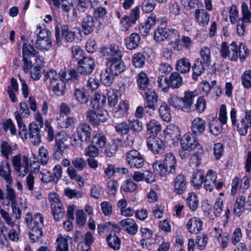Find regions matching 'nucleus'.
Instances as JSON below:
<instances>
[{
    "mask_svg": "<svg viewBox=\"0 0 251 251\" xmlns=\"http://www.w3.org/2000/svg\"><path fill=\"white\" fill-rule=\"evenodd\" d=\"M250 50L245 44L240 43L239 46L236 42H232L229 45L223 42L220 50V53L224 59L228 58L232 61H236L239 57L243 62L250 54Z\"/></svg>",
    "mask_w": 251,
    "mask_h": 251,
    "instance_id": "nucleus-1",
    "label": "nucleus"
},
{
    "mask_svg": "<svg viewBox=\"0 0 251 251\" xmlns=\"http://www.w3.org/2000/svg\"><path fill=\"white\" fill-rule=\"evenodd\" d=\"M177 159L172 152H168L164 155L162 161L156 160L152 164L153 171L160 176H165L167 173H176Z\"/></svg>",
    "mask_w": 251,
    "mask_h": 251,
    "instance_id": "nucleus-2",
    "label": "nucleus"
},
{
    "mask_svg": "<svg viewBox=\"0 0 251 251\" xmlns=\"http://www.w3.org/2000/svg\"><path fill=\"white\" fill-rule=\"evenodd\" d=\"M196 96L197 94L195 92L185 91L183 98L172 95L168 99V101L173 107L188 112L190 110L194 99Z\"/></svg>",
    "mask_w": 251,
    "mask_h": 251,
    "instance_id": "nucleus-3",
    "label": "nucleus"
},
{
    "mask_svg": "<svg viewBox=\"0 0 251 251\" xmlns=\"http://www.w3.org/2000/svg\"><path fill=\"white\" fill-rule=\"evenodd\" d=\"M60 29L62 37L67 42H72L75 38V32L70 30L69 26L67 24L61 25L60 27L59 25L55 27V43L57 47H60L62 45L60 35Z\"/></svg>",
    "mask_w": 251,
    "mask_h": 251,
    "instance_id": "nucleus-4",
    "label": "nucleus"
},
{
    "mask_svg": "<svg viewBox=\"0 0 251 251\" xmlns=\"http://www.w3.org/2000/svg\"><path fill=\"white\" fill-rule=\"evenodd\" d=\"M44 218L43 216L39 213L35 214V219L31 226L29 232V238L32 243L38 242L42 237L43 232L42 228L43 226Z\"/></svg>",
    "mask_w": 251,
    "mask_h": 251,
    "instance_id": "nucleus-5",
    "label": "nucleus"
},
{
    "mask_svg": "<svg viewBox=\"0 0 251 251\" xmlns=\"http://www.w3.org/2000/svg\"><path fill=\"white\" fill-rule=\"evenodd\" d=\"M49 200L50 202L52 213L56 221L62 219L65 214V210L61 201L56 193H50Z\"/></svg>",
    "mask_w": 251,
    "mask_h": 251,
    "instance_id": "nucleus-6",
    "label": "nucleus"
},
{
    "mask_svg": "<svg viewBox=\"0 0 251 251\" xmlns=\"http://www.w3.org/2000/svg\"><path fill=\"white\" fill-rule=\"evenodd\" d=\"M126 162L131 168H141L144 165L143 155L136 150H130L126 153Z\"/></svg>",
    "mask_w": 251,
    "mask_h": 251,
    "instance_id": "nucleus-7",
    "label": "nucleus"
},
{
    "mask_svg": "<svg viewBox=\"0 0 251 251\" xmlns=\"http://www.w3.org/2000/svg\"><path fill=\"white\" fill-rule=\"evenodd\" d=\"M196 136L190 132L186 133L180 139L181 147L191 150L202 149L201 145L197 140Z\"/></svg>",
    "mask_w": 251,
    "mask_h": 251,
    "instance_id": "nucleus-8",
    "label": "nucleus"
},
{
    "mask_svg": "<svg viewBox=\"0 0 251 251\" xmlns=\"http://www.w3.org/2000/svg\"><path fill=\"white\" fill-rule=\"evenodd\" d=\"M83 59L78 61L77 71L82 75H89L95 68V61L91 57H86Z\"/></svg>",
    "mask_w": 251,
    "mask_h": 251,
    "instance_id": "nucleus-9",
    "label": "nucleus"
},
{
    "mask_svg": "<svg viewBox=\"0 0 251 251\" xmlns=\"http://www.w3.org/2000/svg\"><path fill=\"white\" fill-rule=\"evenodd\" d=\"M100 53L106 59V63L122 57V52L118 47L113 45L109 47H102L100 49Z\"/></svg>",
    "mask_w": 251,
    "mask_h": 251,
    "instance_id": "nucleus-10",
    "label": "nucleus"
},
{
    "mask_svg": "<svg viewBox=\"0 0 251 251\" xmlns=\"http://www.w3.org/2000/svg\"><path fill=\"white\" fill-rule=\"evenodd\" d=\"M144 97L146 100L145 109L149 108L146 112L151 115L156 109L155 104L157 101V95L152 89L144 92Z\"/></svg>",
    "mask_w": 251,
    "mask_h": 251,
    "instance_id": "nucleus-11",
    "label": "nucleus"
},
{
    "mask_svg": "<svg viewBox=\"0 0 251 251\" xmlns=\"http://www.w3.org/2000/svg\"><path fill=\"white\" fill-rule=\"evenodd\" d=\"M236 128L238 133L241 135H245L248 133V130L251 127V111L246 110L245 116L237 122L234 126Z\"/></svg>",
    "mask_w": 251,
    "mask_h": 251,
    "instance_id": "nucleus-12",
    "label": "nucleus"
},
{
    "mask_svg": "<svg viewBox=\"0 0 251 251\" xmlns=\"http://www.w3.org/2000/svg\"><path fill=\"white\" fill-rule=\"evenodd\" d=\"M148 148L155 154H161L164 152L165 146L162 141L155 136H150L147 138Z\"/></svg>",
    "mask_w": 251,
    "mask_h": 251,
    "instance_id": "nucleus-13",
    "label": "nucleus"
},
{
    "mask_svg": "<svg viewBox=\"0 0 251 251\" xmlns=\"http://www.w3.org/2000/svg\"><path fill=\"white\" fill-rule=\"evenodd\" d=\"M67 138L68 137L66 135L63 136L60 139H56L55 144L52 151L53 156L56 159H61L64 151L68 149V146L66 143Z\"/></svg>",
    "mask_w": 251,
    "mask_h": 251,
    "instance_id": "nucleus-14",
    "label": "nucleus"
},
{
    "mask_svg": "<svg viewBox=\"0 0 251 251\" xmlns=\"http://www.w3.org/2000/svg\"><path fill=\"white\" fill-rule=\"evenodd\" d=\"M76 132L80 142H89L91 135V129L89 125L80 123L76 128Z\"/></svg>",
    "mask_w": 251,
    "mask_h": 251,
    "instance_id": "nucleus-15",
    "label": "nucleus"
},
{
    "mask_svg": "<svg viewBox=\"0 0 251 251\" xmlns=\"http://www.w3.org/2000/svg\"><path fill=\"white\" fill-rule=\"evenodd\" d=\"M159 21L160 20L156 18L155 14L153 13H151L148 17L145 23L140 24L139 25V29L140 33L143 36H146L149 33L150 29L155 25L157 22Z\"/></svg>",
    "mask_w": 251,
    "mask_h": 251,
    "instance_id": "nucleus-16",
    "label": "nucleus"
},
{
    "mask_svg": "<svg viewBox=\"0 0 251 251\" xmlns=\"http://www.w3.org/2000/svg\"><path fill=\"white\" fill-rule=\"evenodd\" d=\"M120 225L122 228L130 235H135L138 231V226L133 219L122 220L120 222Z\"/></svg>",
    "mask_w": 251,
    "mask_h": 251,
    "instance_id": "nucleus-17",
    "label": "nucleus"
},
{
    "mask_svg": "<svg viewBox=\"0 0 251 251\" xmlns=\"http://www.w3.org/2000/svg\"><path fill=\"white\" fill-rule=\"evenodd\" d=\"M166 139L171 140L172 144L177 142L180 139V132L178 127L173 124L168 125L164 130Z\"/></svg>",
    "mask_w": 251,
    "mask_h": 251,
    "instance_id": "nucleus-18",
    "label": "nucleus"
},
{
    "mask_svg": "<svg viewBox=\"0 0 251 251\" xmlns=\"http://www.w3.org/2000/svg\"><path fill=\"white\" fill-rule=\"evenodd\" d=\"M203 222L201 220L196 217L190 218L186 224L188 231L191 234H198L202 229Z\"/></svg>",
    "mask_w": 251,
    "mask_h": 251,
    "instance_id": "nucleus-19",
    "label": "nucleus"
},
{
    "mask_svg": "<svg viewBox=\"0 0 251 251\" xmlns=\"http://www.w3.org/2000/svg\"><path fill=\"white\" fill-rule=\"evenodd\" d=\"M29 138L34 145H38L41 141L40 130L38 125L32 123L28 126Z\"/></svg>",
    "mask_w": 251,
    "mask_h": 251,
    "instance_id": "nucleus-20",
    "label": "nucleus"
},
{
    "mask_svg": "<svg viewBox=\"0 0 251 251\" xmlns=\"http://www.w3.org/2000/svg\"><path fill=\"white\" fill-rule=\"evenodd\" d=\"M136 81L140 90L144 92L151 89V84L147 74L141 71L136 76Z\"/></svg>",
    "mask_w": 251,
    "mask_h": 251,
    "instance_id": "nucleus-21",
    "label": "nucleus"
},
{
    "mask_svg": "<svg viewBox=\"0 0 251 251\" xmlns=\"http://www.w3.org/2000/svg\"><path fill=\"white\" fill-rule=\"evenodd\" d=\"M194 17L196 22L200 26L203 27L208 25L210 20V15L204 9H196Z\"/></svg>",
    "mask_w": 251,
    "mask_h": 251,
    "instance_id": "nucleus-22",
    "label": "nucleus"
},
{
    "mask_svg": "<svg viewBox=\"0 0 251 251\" xmlns=\"http://www.w3.org/2000/svg\"><path fill=\"white\" fill-rule=\"evenodd\" d=\"M48 87L57 97H62L66 93V83L62 79L59 78L56 81H54L51 85H48Z\"/></svg>",
    "mask_w": 251,
    "mask_h": 251,
    "instance_id": "nucleus-23",
    "label": "nucleus"
},
{
    "mask_svg": "<svg viewBox=\"0 0 251 251\" xmlns=\"http://www.w3.org/2000/svg\"><path fill=\"white\" fill-rule=\"evenodd\" d=\"M191 128L195 136H200L205 130L206 122L203 119L197 117L192 122Z\"/></svg>",
    "mask_w": 251,
    "mask_h": 251,
    "instance_id": "nucleus-24",
    "label": "nucleus"
},
{
    "mask_svg": "<svg viewBox=\"0 0 251 251\" xmlns=\"http://www.w3.org/2000/svg\"><path fill=\"white\" fill-rule=\"evenodd\" d=\"M96 20L91 15H87L81 22V28L85 35H88L93 32L95 28Z\"/></svg>",
    "mask_w": 251,
    "mask_h": 251,
    "instance_id": "nucleus-25",
    "label": "nucleus"
},
{
    "mask_svg": "<svg viewBox=\"0 0 251 251\" xmlns=\"http://www.w3.org/2000/svg\"><path fill=\"white\" fill-rule=\"evenodd\" d=\"M122 57H120V58L106 63L107 65L109 66L107 69L116 76L120 74L125 69V63L123 61Z\"/></svg>",
    "mask_w": 251,
    "mask_h": 251,
    "instance_id": "nucleus-26",
    "label": "nucleus"
},
{
    "mask_svg": "<svg viewBox=\"0 0 251 251\" xmlns=\"http://www.w3.org/2000/svg\"><path fill=\"white\" fill-rule=\"evenodd\" d=\"M73 96L75 99L81 104H87L89 100V94L88 91L84 88H75Z\"/></svg>",
    "mask_w": 251,
    "mask_h": 251,
    "instance_id": "nucleus-27",
    "label": "nucleus"
},
{
    "mask_svg": "<svg viewBox=\"0 0 251 251\" xmlns=\"http://www.w3.org/2000/svg\"><path fill=\"white\" fill-rule=\"evenodd\" d=\"M187 181L185 176L181 174H178L174 178V187L175 191L178 194L184 193L187 187Z\"/></svg>",
    "mask_w": 251,
    "mask_h": 251,
    "instance_id": "nucleus-28",
    "label": "nucleus"
},
{
    "mask_svg": "<svg viewBox=\"0 0 251 251\" xmlns=\"http://www.w3.org/2000/svg\"><path fill=\"white\" fill-rule=\"evenodd\" d=\"M0 176L4 179L7 184H12L13 178L11 175L10 164L7 161H2L0 163Z\"/></svg>",
    "mask_w": 251,
    "mask_h": 251,
    "instance_id": "nucleus-29",
    "label": "nucleus"
},
{
    "mask_svg": "<svg viewBox=\"0 0 251 251\" xmlns=\"http://www.w3.org/2000/svg\"><path fill=\"white\" fill-rule=\"evenodd\" d=\"M217 174L212 170H210L207 173L204 179L203 187L206 191L211 192L217 179Z\"/></svg>",
    "mask_w": 251,
    "mask_h": 251,
    "instance_id": "nucleus-30",
    "label": "nucleus"
},
{
    "mask_svg": "<svg viewBox=\"0 0 251 251\" xmlns=\"http://www.w3.org/2000/svg\"><path fill=\"white\" fill-rule=\"evenodd\" d=\"M175 68L178 73L186 74L190 72L191 63L188 58L182 57L176 61Z\"/></svg>",
    "mask_w": 251,
    "mask_h": 251,
    "instance_id": "nucleus-31",
    "label": "nucleus"
},
{
    "mask_svg": "<svg viewBox=\"0 0 251 251\" xmlns=\"http://www.w3.org/2000/svg\"><path fill=\"white\" fill-rule=\"evenodd\" d=\"M206 65L200 60V58L196 59L191 66L192 69V78L194 80H197L198 77L201 75L205 71Z\"/></svg>",
    "mask_w": 251,
    "mask_h": 251,
    "instance_id": "nucleus-32",
    "label": "nucleus"
},
{
    "mask_svg": "<svg viewBox=\"0 0 251 251\" xmlns=\"http://www.w3.org/2000/svg\"><path fill=\"white\" fill-rule=\"evenodd\" d=\"M167 78L170 87L173 89H178L183 84L182 77L178 72H173Z\"/></svg>",
    "mask_w": 251,
    "mask_h": 251,
    "instance_id": "nucleus-33",
    "label": "nucleus"
},
{
    "mask_svg": "<svg viewBox=\"0 0 251 251\" xmlns=\"http://www.w3.org/2000/svg\"><path fill=\"white\" fill-rule=\"evenodd\" d=\"M141 38L136 33L131 34L126 40V46L128 50H131L136 49L139 45Z\"/></svg>",
    "mask_w": 251,
    "mask_h": 251,
    "instance_id": "nucleus-34",
    "label": "nucleus"
},
{
    "mask_svg": "<svg viewBox=\"0 0 251 251\" xmlns=\"http://www.w3.org/2000/svg\"><path fill=\"white\" fill-rule=\"evenodd\" d=\"M106 101L105 95L100 93L95 94L91 101L92 107L94 109H99L102 108Z\"/></svg>",
    "mask_w": 251,
    "mask_h": 251,
    "instance_id": "nucleus-35",
    "label": "nucleus"
},
{
    "mask_svg": "<svg viewBox=\"0 0 251 251\" xmlns=\"http://www.w3.org/2000/svg\"><path fill=\"white\" fill-rule=\"evenodd\" d=\"M246 209L245 207V198L243 196H240L237 198L234 204L233 211L237 216H240Z\"/></svg>",
    "mask_w": 251,
    "mask_h": 251,
    "instance_id": "nucleus-36",
    "label": "nucleus"
},
{
    "mask_svg": "<svg viewBox=\"0 0 251 251\" xmlns=\"http://www.w3.org/2000/svg\"><path fill=\"white\" fill-rule=\"evenodd\" d=\"M14 115L19 129V133L20 136L23 139H27V129L26 128L25 125L23 122L21 116L19 113L18 111H16L14 113Z\"/></svg>",
    "mask_w": 251,
    "mask_h": 251,
    "instance_id": "nucleus-37",
    "label": "nucleus"
},
{
    "mask_svg": "<svg viewBox=\"0 0 251 251\" xmlns=\"http://www.w3.org/2000/svg\"><path fill=\"white\" fill-rule=\"evenodd\" d=\"M170 30V29L167 28L165 26H158L154 33V40L158 42L166 40Z\"/></svg>",
    "mask_w": 251,
    "mask_h": 251,
    "instance_id": "nucleus-38",
    "label": "nucleus"
},
{
    "mask_svg": "<svg viewBox=\"0 0 251 251\" xmlns=\"http://www.w3.org/2000/svg\"><path fill=\"white\" fill-rule=\"evenodd\" d=\"M204 172L199 170L194 173L192 177V182L196 189H199L204 182Z\"/></svg>",
    "mask_w": 251,
    "mask_h": 251,
    "instance_id": "nucleus-39",
    "label": "nucleus"
},
{
    "mask_svg": "<svg viewBox=\"0 0 251 251\" xmlns=\"http://www.w3.org/2000/svg\"><path fill=\"white\" fill-rule=\"evenodd\" d=\"M147 130L152 136H156L161 130V126L159 122L155 120H152L146 124Z\"/></svg>",
    "mask_w": 251,
    "mask_h": 251,
    "instance_id": "nucleus-40",
    "label": "nucleus"
},
{
    "mask_svg": "<svg viewBox=\"0 0 251 251\" xmlns=\"http://www.w3.org/2000/svg\"><path fill=\"white\" fill-rule=\"evenodd\" d=\"M18 90L19 87L17 80L14 77L11 78L10 85L7 87V93L11 100L13 102L17 100L15 93L18 92Z\"/></svg>",
    "mask_w": 251,
    "mask_h": 251,
    "instance_id": "nucleus-41",
    "label": "nucleus"
},
{
    "mask_svg": "<svg viewBox=\"0 0 251 251\" xmlns=\"http://www.w3.org/2000/svg\"><path fill=\"white\" fill-rule=\"evenodd\" d=\"M71 239L67 236H63L59 235L56 241V251H69L68 241Z\"/></svg>",
    "mask_w": 251,
    "mask_h": 251,
    "instance_id": "nucleus-42",
    "label": "nucleus"
},
{
    "mask_svg": "<svg viewBox=\"0 0 251 251\" xmlns=\"http://www.w3.org/2000/svg\"><path fill=\"white\" fill-rule=\"evenodd\" d=\"M200 60L208 66L211 62V51L209 48L206 46L203 47L200 51Z\"/></svg>",
    "mask_w": 251,
    "mask_h": 251,
    "instance_id": "nucleus-43",
    "label": "nucleus"
},
{
    "mask_svg": "<svg viewBox=\"0 0 251 251\" xmlns=\"http://www.w3.org/2000/svg\"><path fill=\"white\" fill-rule=\"evenodd\" d=\"M159 115L161 118L165 122H169L171 121V115L170 110L166 102H163L159 109Z\"/></svg>",
    "mask_w": 251,
    "mask_h": 251,
    "instance_id": "nucleus-44",
    "label": "nucleus"
},
{
    "mask_svg": "<svg viewBox=\"0 0 251 251\" xmlns=\"http://www.w3.org/2000/svg\"><path fill=\"white\" fill-rule=\"evenodd\" d=\"M217 119H213L209 124L210 132L215 136L219 135L222 131V125Z\"/></svg>",
    "mask_w": 251,
    "mask_h": 251,
    "instance_id": "nucleus-45",
    "label": "nucleus"
},
{
    "mask_svg": "<svg viewBox=\"0 0 251 251\" xmlns=\"http://www.w3.org/2000/svg\"><path fill=\"white\" fill-rule=\"evenodd\" d=\"M120 141L119 140H114L112 142L109 144L105 150V154L108 157H111L116 154L118 151Z\"/></svg>",
    "mask_w": 251,
    "mask_h": 251,
    "instance_id": "nucleus-46",
    "label": "nucleus"
},
{
    "mask_svg": "<svg viewBox=\"0 0 251 251\" xmlns=\"http://www.w3.org/2000/svg\"><path fill=\"white\" fill-rule=\"evenodd\" d=\"M128 127L129 130L132 131L131 134L136 135L143 130V124L137 119L130 120L128 121Z\"/></svg>",
    "mask_w": 251,
    "mask_h": 251,
    "instance_id": "nucleus-47",
    "label": "nucleus"
},
{
    "mask_svg": "<svg viewBox=\"0 0 251 251\" xmlns=\"http://www.w3.org/2000/svg\"><path fill=\"white\" fill-rule=\"evenodd\" d=\"M203 154V150H197L190 157L189 165L192 168H195L201 164V160Z\"/></svg>",
    "mask_w": 251,
    "mask_h": 251,
    "instance_id": "nucleus-48",
    "label": "nucleus"
},
{
    "mask_svg": "<svg viewBox=\"0 0 251 251\" xmlns=\"http://www.w3.org/2000/svg\"><path fill=\"white\" fill-rule=\"evenodd\" d=\"M242 17L240 19L244 23H251V12L246 2H243L241 5Z\"/></svg>",
    "mask_w": 251,
    "mask_h": 251,
    "instance_id": "nucleus-49",
    "label": "nucleus"
},
{
    "mask_svg": "<svg viewBox=\"0 0 251 251\" xmlns=\"http://www.w3.org/2000/svg\"><path fill=\"white\" fill-rule=\"evenodd\" d=\"M51 46V39H37L35 43L36 48L41 51L49 50Z\"/></svg>",
    "mask_w": 251,
    "mask_h": 251,
    "instance_id": "nucleus-50",
    "label": "nucleus"
},
{
    "mask_svg": "<svg viewBox=\"0 0 251 251\" xmlns=\"http://www.w3.org/2000/svg\"><path fill=\"white\" fill-rule=\"evenodd\" d=\"M108 246L114 250H119L121 246V240L116 234H109L107 237Z\"/></svg>",
    "mask_w": 251,
    "mask_h": 251,
    "instance_id": "nucleus-51",
    "label": "nucleus"
},
{
    "mask_svg": "<svg viewBox=\"0 0 251 251\" xmlns=\"http://www.w3.org/2000/svg\"><path fill=\"white\" fill-rule=\"evenodd\" d=\"M116 76L108 69H106L105 72L101 75V81L104 85L109 86L113 83L114 78Z\"/></svg>",
    "mask_w": 251,
    "mask_h": 251,
    "instance_id": "nucleus-52",
    "label": "nucleus"
},
{
    "mask_svg": "<svg viewBox=\"0 0 251 251\" xmlns=\"http://www.w3.org/2000/svg\"><path fill=\"white\" fill-rule=\"evenodd\" d=\"M93 145H95L99 149L103 148L106 143V137L101 134H96L91 142Z\"/></svg>",
    "mask_w": 251,
    "mask_h": 251,
    "instance_id": "nucleus-53",
    "label": "nucleus"
},
{
    "mask_svg": "<svg viewBox=\"0 0 251 251\" xmlns=\"http://www.w3.org/2000/svg\"><path fill=\"white\" fill-rule=\"evenodd\" d=\"M187 202L192 211H195L199 205V199L197 196L194 193H190L187 199Z\"/></svg>",
    "mask_w": 251,
    "mask_h": 251,
    "instance_id": "nucleus-54",
    "label": "nucleus"
},
{
    "mask_svg": "<svg viewBox=\"0 0 251 251\" xmlns=\"http://www.w3.org/2000/svg\"><path fill=\"white\" fill-rule=\"evenodd\" d=\"M145 56L142 53H135L132 57V64L136 68H141L145 64Z\"/></svg>",
    "mask_w": 251,
    "mask_h": 251,
    "instance_id": "nucleus-55",
    "label": "nucleus"
},
{
    "mask_svg": "<svg viewBox=\"0 0 251 251\" xmlns=\"http://www.w3.org/2000/svg\"><path fill=\"white\" fill-rule=\"evenodd\" d=\"M94 242V237L92 233L90 231H87L84 236V241L80 243V245H78V247H84L85 251H88L90 250V246Z\"/></svg>",
    "mask_w": 251,
    "mask_h": 251,
    "instance_id": "nucleus-56",
    "label": "nucleus"
},
{
    "mask_svg": "<svg viewBox=\"0 0 251 251\" xmlns=\"http://www.w3.org/2000/svg\"><path fill=\"white\" fill-rule=\"evenodd\" d=\"M37 51L34 49L32 46L24 43L22 47L23 57H29L34 56Z\"/></svg>",
    "mask_w": 251,
    "mask_h": 251,
    "instance_id": "nucleus-57",
    "label": "nucleus"
},
{
    "mask_svg": "<svg viewBox=\"0 0 251 251\" xmlns=\"http://www.w3.org/2000/svg\"><path fill=\"white\" fill-rule=\"evenodd\" d=\"M38 156L41 164L46 165L47 164L50 159L48 150L44 146L40 148L38 152Z\"/></svg>",
    "mask_w": 251,
    "mask_h": 251,
    "instance_id": "nucleus-58",
    "label": "nucleus"
},
{
    "mask_svg": "<svg viewBox=\"0 0 251 251\" xmlns=\"http://www.w3.org/2000/svg\"><path fill=\"white\" fill-rule=\"evenodd\" d=\"M138 187L137 184L129 179L126 180L121 186V189L126 192H132Z\"/></svg>",
    "mask_w": 251,
    "mask_h": 251,
    "instance_id": "nucleus-59",
    "label": "nucleus"
},
{
    "mask_svg": "<svg viewBox=\"0 0 251 251\" xmlns=\"http://www.w3.org/2000/svg\"><path fill=\"white\" fill-rule=\"evenodd\" d=\"M59 78V77L57 72L53 70H50L44 73V80L45 81L49 80V85H51L54 81H56Z\"/></svg>",
    "mask_w": 251,
    "mask_h": 251,
    "instance_id": "nucleus-60",
    "label": "nucleus"
},
{
    "mask_svg": "<svg viewBox=\"0 0 251 251\" xmlns=\"http://www.w3.org/2000/svg\"><path fill=\"white\" fill-rule=\"evenodd\" d=\"M156 6L155 0H143L141 6L145 13H150L152 11Z\"/></svg>",
    "mask_w": 251,
    "mask_h": 251,
    "instance_id": "nucleus-61",
    "label": "nucleus"
},
{
    "mask_svg": "<svg viewBox=\"0 0 251 251\" xmlns=\"http://www.w3.org/2000/svg\"><path fill=\"white\" fill-rule=\"evenodd\" d=\"M241 81L243 86L246 89L251 88V70L245 71L241 75Z\"/></svg>",
    "mask_w": 251,
    "mask_h": 251,
    "instance_id": "nucleus-62",
    "label": "nucleus"
},
{
    "mask_svg": "<svg viewBox=\"0 0 251 251\" xmlns=\"http://www.w3.org/2000/svg\"><path fill=\"white\" fill-rule=\"evenodd\" d=\"M136 136V135L131 133L127 134L126 138L124 141L123 143V148L124 151H128V150L132 148L134 144L135 138Z\"/></svg>",
    "mask_w": 251,
    "mask_h": 251,
    "instance_id": "nucleus-63",
    "label": "nucleus"
},
{
    "mask_svg": "<svg viewBox=\"0 0 251 251\" xmlns=\"http://www.w3.org/2000/svg\"><path fill=\"white\" fill-rule=\"evenodd\" d=\"M107 10L105 7L99 6L94 11L93 17L95 20H102L106 16Z\"/></svg>",
    "mask_w": 251,
    "mask_h": 251,
    "instance_id": "nucleus-64",
    "label": "nucleus"
}]
</instances>
